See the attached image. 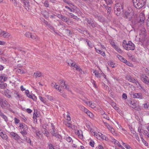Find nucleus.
Segmentation results:
<instances>
[{
	"instance_id": "nucleus-4",
	"label": "nucleus",
	"mask_w": 149,
	"mask_h": 149,
	"mask_svg": "<svg viewBox=\"0 0 149 149\" xmlns=\"http://www.w3.org/2000/svg\"><path fill=\"white\" fill-rule=\"evenodd\" d=\"M140 31L139 35L143 38L146 35V31L143 25H141L139 26Z\"/></svg>"
},
{
	"instance_id": "nucleus-21",
	"label": "nucleus",
	"mask_w": 149,
	"mask_h": 149,
	"mask_svg": "<svg viewBox=\"0 0 149 149\" xmlns=\"http://www.w3.org/2000/svg\"><path fill=\"white\" fill-rule=\"evenodd\" d=\"M42 75V73L41 72L39 71H37L34 73L33 76L37 78L41 77Z\"/></svg>"
},
{
	"instance_id": "nucleus-55",
	"label": "nucleus",
	"mask_w": 149,
	"mask_h": 149,
	"mask_svg": "<svg viewBox=\"0 0 149 149\" xmlns=\"http://www.w3.org/2000/svg\"><path fill=\"white\" fill-rule=\"evenodd\" d=\"M63 1L65 3L69 5L72 4V3L70 2L69 0H63Z\"/></svg>"
},
{
	"instance_id": "nucleus-40",
	"label": "nucleus",
	"mask_w": 149,
	"mask_h": 149,
	"mask_svg": "<svg viewBox=\"0 0 149 149\" xmlns=\"http://www.w3.org/2000/svg\"><path fill=\"white\" fill-rule=\"evenodd\" d=\"M111 132L114 136H117V134L115 132V130L113 127L110 130Z\"/></svg>"
},
{
	"instance_id": "nucleus-8",
	"label": "nucleus",
	"mask_w": 149,
	"mask_h": 149,
	"mask_svg": "<svg viewBox=\"0 0 149 149\" xmlns=\"http://www.w3.org/2000/svg\"><path fill=\"white\" fill-rule=\"evenodd\" d=\"M94 136L97 139H99V140H100L101 139L105 140H106V137L100 132H94Z\"/></svg>"
},
{
	"instance_id": "nucleus-51",
	"label": "nucleus",
	"mask_w": 149,
	"mask_h": 149,
	"mask_svg": "<svg viewBox=\"0 0 149 149\" xmlns=\"http://www.w3.org/2000/svg\"><path fill=\"white\" fill-rule=\"evenodd\" d=\"M87 114L91 118H92L93 117V115L92 113L89 111L88 112Z\"/></svg>"
},
{
	"instance_id": "nucleus-54",
	"label": "nucleus",
	"mask_w": 149,
	"mask_h": 149,
	"mask_svg": "<svg viewBox=\"0 0 149 149\" xmlns=\"http://www.w3.org/2000/svg\"><path fill=\"white\" fill-rule=\"evenodd\" d=\"M126 62H125L124 63H125V64H126V65H127L129 66H131L132 65V64L130 63L128 61H127V60H126Z\"/></svg>"
},
{
	"instance_id": "nucleus-20",
	"label": "nucleus",
	"mask_w": 149,
	"mask_h": 149,
	"mask_svg": "<svg viewBox=\"0 0 149 149\" xmlns=\"http://www.w3.org/2000/svg\"><path fill=\"white\" fill-rule=\"evenodd\" d=\"M23 3L24 7L27 10L29 9V5L28 0L24 2Z\"/></svg>"
},
{
	"instance_id": "nucleus-32",
	"label": "nucleus",
	"mask_w": 149,
	"mask_h": 149,
	"mask_svg": "<svg viewBox=\"0 0 149 149\" xmlns=\"http://www.w3.org/2000/svg\"><path fill=\"white\" fill-rule=\"evenodd\" d=\"M30 38L35 40V41H37L39 39V38L37 36L32 35L31 36H30Z\"/></svg>"
},
{
	"instance_id": "nucleus-10",
	"label": "nucleus",
	"mask_w": 149,
	"mask_h": 149,
	"mask_svg": "<svg viewBox=\"0 0 149 149\" xmlns=\"http://www.w3.org/2000/svg\"><path fill=\"white\" fill-rule=\"evenodd\" d=\"M5 78L4 77H0V88L4 89L7 86V84L6 83H3V81H5Z\"/></svg>"
},
{
	"instance_id": "nucleus-25",
	"label": "nucleus",
	"mask_w": 149,
	"mask_h": 149,
	"mask_svg": "<svg viewBox=\"0 0 149 149\" xmlns=\"http://www.w3.org/2000/svg\"><path fill=\"white\" fill-rule=\"evenodd\" d=\"M130 105L133 108H135L136 107V104L133 101H130Z\"/></svg>"
},
{
	"instance_id": "nucleus-60",
	"label": "nucleus",
	"mask_w": 149,
	"mask_h": 149,
	"mask_svg": "<svg viewBox=\"0 0 149 149\" xmlns=\"http://www.w3.org/2000/svg\"><path fill=\"white\" fill-rule=\"evenodd\" d=\"M67 120L68 121H70L71 120V118L70 117L69 114H68L67 115Z\"/></svg>"
},
{
	"instance_id": "nucleus-1",
	"label": "nucleus",
	"mask_w": 149,
	"mask_h": 149,
	"mask_svg": "<svg viewBox=\"0 0 149 149\" xmlns=\"http://www.w3.org/2000/svg\"><path fill=\"white\" fill-rule=\"evenodd\" d=\"M123 46L126 50H134L135 49L134 45L131 41L127 42L126 40H124L123 42Z\"/></svg>"
},
{
	"instance_id": "nucleus-23",
	"label": "nucleus",
	"mask_w": 149,
	"mask_h": 149,
	"mask_svg": "<svg viewBox=\"0 0 149 149\" xmlns=\"http://www.w3.org/2000/svg\"><path fill=\"white\" fill-rule=\"evenodd\" d=\"M61 19L63 21L66 23H68L69 22V19L63 15V17L61 18Z\"/></svg>"
},
{
	"instance_id": "nucleus-33",
	"label": "nucleus",
	"mask_w": 149,
	"mask_h": 149,
	"mask_svg": "<svg viewBox=\"0 0 149 149\" xmlns=\"http://www.w3.org/2000/svg\"><path fill=\"white\" fill-rule=\"evenodd\" d=\"M54 87L58 91H61V89L59 86L56 84V83H55Z\"/></svg>"
},
{
	"instance_id": "nucleus-27",
	"label": "nucleus",
	"mask_w": 149,
	"mask_h": 149,
	"mask_svg": "<svg viewBox=\"0 0 149 149\" xmlns=\"http://www.w3.org/2000/svg\"><path fill=\"white\" fill-rule=\"evenodd\" d=\"M93 73H94L95 76L97 77L100 78L102 74L99 73V72L97 71L94 70Z\"/></svg>"
},
{
	"instance_id": "nucleus-6",
	"label": "nucleus",
	"mask_w": 149,
	"mask_h": 149,
	"mask_svg": "<svg viewBox=\"0 0 149 149\" xmlns=\"http://www.w3.org/2000/svg\"><path fill=\"white\" fill-rule=\"evenodd\" d=\"M141 79L144 83L149 85V75L143 74L141 76Z\"/></svg>"
},
{
	"instance_id": "nucleus-52",
	"label": "nucleus",
	"mask_w": 149,
	"mask_h": 149,
	"mask_svg": "<svg viewBox=\"0 0 149 149\" xmlns=\"http://www.w3.org/2000/svg\"><path fill=\"white\" fill-rule=\"evenodd\" d=\"M15 123V124H17L19 122L20 120L17 119V118H15L14 119Z\"/></svg>"
},
{
	"instance_id": "nucleus-12",
	"label": "nucleus",
	"mask_w": 149,
	"mask_h": 149,
	"mask_svg": "<svg viewBox=\"0 0 149 149\" xmlns=\"http://www.w3.org/2000/svg\"><path fill=\"white\" fill-rule=\"evenodd\" d=\"M3 130L0 128V136L3 139L7 141L8 139V137L6 134L3 133Z\"/></svg>"
},
{
	"instance_id": "nucleus-39",
	"label": "nucleus",
	"mask_w": 149,
	"mask_h": 149,
	"mask_svg": "<svg viewBox=\"0 0 149 149\" xmlns=\"http://www.w3.org/2000/svg\"><path fill=\"white\" fill-rule=\"evenodd\" d=\"M109 42H110L111 45V46L113 48H114V47H115V46L117 45L115 44V43L114 42V41H113L112 40H110Z\"/></svg>"
},
{
	"instance_id": "nucleus-63",
	"label": "nucleus",
	"mask_w": 149,
	"mask_h": 149,
	"mask_svg": "<svg viewBox=\"0 0 149 149\" xmlns=\"http://www.w3.org/2000/svg\"><path fill=\"white\" fill-rule=\"evenodd\" d=\"M143 105L145 109H147L148 107V105L146 103L143 104Z\"/></svg>"
},
{
	"instance_id": "nucleus-3",
	"label": "nucleus",
	"mask_w": 149,
	"mask_h": 149,
	"mask_svg": "<svg viewBox=\"0 0 149 149\" xmlns=\"http://www.w3.org/2000/svg\"><path fill=\"white\" fill-rule=\"evenodd\" d=\"M0 105L3 109H6L12 111L11 109L10 108V104L5 100L0 99Z\"/></svg>"
},
{
	"instance_id": "nucleus-58",
	"label": "nucleus",
	"mask_w": 149,
	"mask_h": 149,
	"mask_svg": "<svg viewBox=\"0 0 149 149\" xmlns=\"http://www.w3.org/2000/svg\"><path fill=\"white\" fill-rule=\"evenodd\" d=\"M24 139H25L28 143H29L31 144V141L29 138H28L27 139V137H25L24 138Z\"/></svg>"
},
{
	"instance_id": "nucleus-15",
	"label": "nucleus",
	"mask_w": 149,
	"mask_h": 149,
	"mask_svg": "<svg viewBox=\"0 0 149 149\" xmlns=\"http://www.w3.org/2000/svg\"><path fill=\"white\" fill-rule=\"evenodd\" d=\"M140 18V22L139 23L143 25L144 22V21L145 19V17L143 13H141L139 16Z\"/></svg>"
},
{
	"instance_id": "nucleus-19",
	"label": "nucleus",
	"mask_w": 149,
	"mask_h": 149,
	"mask_svg": "<svg viewBox=\"0 0 149 149\" xmlns=\"http://www.w3.org/2000/svg\"><path fill=\"white\" fill-rule=\"evenodd\" d=\"M15 71L17 74H21L25 73L24 71L22 69H20L19 68H17L15 69Z\"/></svg>"
},
{
	"instance_id": "nucleus-36",
	"label": "nucleus",
	"mask_w": 149,
	"mask_h": 149,
	"mask_svg": "<svg viewBox=\"0 0 149 149\" xmlns=\"http://www.w3.org/2000/svg\"><path fill=\"white\" fill-rule=\"evenodd\" d=\"M20 132L24 138L26 137V135L27 134V131H21Z\"/></svg>"
},
{
	"instance_id": "nucleus-11",
	"label": "nucleus",
	"mask_w": 149,
	"mask_h": 149,
	"mask_svg": "<svg viewBox=\"0 0 149 149\" xmlns=\"http://www.w3.org/2000/svg\"><path fill=\"white\" fill-rule=\"evenodd\" d=\"M85 20V21L88 24L91 25L93 28L95 27L97 25L91 19L86 18Z\"/></svg>"
},
{
	"instance_id": "nucleus-30",
	"label": "nucleus",
	"mask_w": 149,
	"mask_h": 149,
	"mask_svg": "<svg viewBox=\"0 0 149 149\" xmlns=\"http://www.w3.org/2000/svg\"><path fill=\"white\" fill-rule=\"evenodd\" d=\"M73 66L74 67V69L75 68L76 70L78 71H80L81 70V69L77 65L75 64L74 63Z\"/></svg>"
},
{
	"instance_id": "nucleus-2",
	"label": "nucleus",
	"mask_w": 149,
	"mask_h": 149,
	"mask_svg": "<svg viewBox=\"0 0 149 149\" xmlns=\"http://www.w3.org/2000/svg\"><path fill=\"white\" fill-rule=\"evenodd\" d=\"M146 0H133L134 6L137 9H140L145 5Z\"/></svg>"
},
{
	"instance_id": "nucleus-59",
	"label": "nucleus",
	"mask_w": 149,
	"mask_h": 149,
	"mask_svg": "<svg viewBox=\"0 0 149 149\" xmlns=\"http://www.w3.org/2000/svg\"><path fill=\"white\" fill-rule=\"evenodd\" d=\"M56 16L57 17L59 18L60 19H61L62 17H63V15H61L58 14H56Z\"/></svg>"
},
{
	"instance_id": "nucleus-17",
	"label": "nucleus",
	"mask_w": 149,
	"mask_h": 149,
	"mask_svg": "<svg viewBox=\"0 0 149 149\" xmlns=\"http://www.w3.org/2000/svg\"><path fill=\"white\" fill-rule=\"evenodd\" d=\"M75 133L80 139H82L83 138V133L81 130H77L75 131Z\"/></svg>"
},
{
	"instance_id": "nucleus-49",
	"label": "nucleus",
	"mask_w": 149,
	"mask_h": 149,
	"mask_svg": "<svg viewBox=\"0 0 149 149\" xmlns=\"http://www.w3.org/2000/svg\"><path fill=\"white\" fill-rule=\"evenodd\" d=\"M25 36L27 38H30V36H31V33L29 32L26 33L25 34Z\"/></svg>"
},
{
	"instance_id": "nucleus-48",
	"label": "nucleus",
	"mask_w": 149,
	"mask_h": 149,
	"mask_svg": "<svg viewBox=\"0 0 149 149\" xmlns=\"http://www.w3.org/2000/svg\"><path fill=\"white\" fill-rule=\"evenodd\" d=\"M39 98L41 101L44 103L46 102L45 98L41 96H39Z\"/></svg>"
},
{
	"instance_id": "nucleus-28",
	"label": "nucleus",
	"mask_w": 149,
	"mask_h": 149,
	"mask_svg": "<svg viewBox=\"0 0 149 149\" xmlns=\"http://www.w3.org/2000/svg\"><path fill=\"white\" fill-rule=\"evenodd\" d=\"M140 137L141 139L142 142L144 145L146 146H148V143L143 138L142 135L140 134Z\"/></svg>"
},
{
	"instance_id": "nucleus-38",
	"label": "nucleus",
	"mask_w": 149,
	"mask_h": 149,
	"mask_svg": "<svg viewBox=\"0 0 149 149\" xmlns=\"http://www.w3.org/2000/svg\"><path fill=\"white\" fill-rule=\"evenodd\" d=\"M112 106L114 108V109L116 110H118V107H117L116 106V104L114 103V102L112 103L111 104Z\"/></svg>"
},
{
	"instance_id": "nucleus-44",
	"label": "nucleus",
	"mask_w": 149,
	"mask_h": 149,
	"mask_svg": "<svg viewBox=\"0 0 149 149\" xmlns=\"http://www.w3.org/2000/svg\"><path fill=\"white\" fill-rule=\"evenodd\" d=\"M48 147L49 149H54L52 144L49 143H48Z\"/></svg>"
},
{
	"instance_id": "nucleus-43",
	"label": "nucleus",
	"mask_w": 149,
	"mask_h": 149,
	"mask_svg": "<svg viewBox=\"0 0 149 149\" xmlns=\"http://www.w3.org/2000/svg\"><path fill=\"white\" fill-rule=\"evenodd\" d=\"M53 136H55L56 138L58 139H60L61 138V136L59 134L56 133Z\"/></svg>"
},
{
	"instance_id": "nucleus-50",
	"label": "nucleus",
	"mask_w": 149,
	"mask_h": 149,
	"mask_svg": "<svg viewBox=\"0 0 149 149\" xmlns=\"http://www.w3.org/2000/svg\"><path fill=\"white\" fill-rule=\"evenodd\" d=\"M81 109L84 111L86 113L89 111L87 109L85 108L84 107L82 106L81 107Z\"/></svg>"
},
{
	"instance_id": "nucleus-31",
	"label": "nucleus",
	"mask_w": 149,
	"mask_h": 149,
	"mask_svg": "<svg viewBox=\"0 0 149 149\" xmlns=\"http://www.w3.org/2000/svg\"><path fill=\"white\" fill-rule=\"evenodd\" d=\"M89 105L92 108H94L96 107V104L94 102H89Z\"/></svg>"
},
{
	"instance_id": "nucleus-61",
	"label": "nucleus",
	"mask_w": 149,
	"mask_h": 149,
	"mask_svg": "<svg viewBox=\"0 0 149 149\" xmlns=\"http://www.w3.org/2000/svg\"><path fill=\"white\" fill-rule=\"evenodd\" d=\"M94 141H91L89 142L90 145L92 147H94Z\"/></svg>"
},
{
	"instance_id": "nucleus-13",
	"label": "nucleus",
	"mask_w": 149,
	"mask_h": 149,
	"mask_svg": "<svg viewBox=\"0 0 149 149\" xmlns=\"http://www.w3.org/2000/svg\"><path fill=\"white\" fill-rule=\"evenodd\" d=\"M10 135L15 140H18L20 139L19 136L17 134L13 132H11Z\"/></svg>"
},
{
	"instance_id": "nucleus-64",
	"label": "nucleus",
	"mask_w": 149,
	"mask_h": 149,
	"mask_svg": "<svg viewBox=\"0 0 149 149\" xmlns=\"http://www.w3.org/2000/svg\"><path fill=\"white\" fill-rule=\"evenodd\" d=\"M122 97L125 99H126L127 98V95L125 93H123L122 95Z\"/></svg>"
},
{
	"instance_id": "nucleus-34",
	"label": "nucleus",
	"mask_w": 149,
	"mask_h": 149,
	"mask_svg": "<svg viewBox=\"0 0 149 149\" xmlns=\"http://www.w3.org/2000/svg\"><path fill=\"white\" fill-rule=\"evenodd\" d=\"M113 48L118 52L119 53H121L122 52V51L121 50L117 45L115 46V47H114Z\"/></svg>"
},
{
	"instance_id": "nucleus-5",
	"label": "nucleus",
	"mask_w": 149,
	"mask_h": 149,
	"mask_svg": "<svg viewBox=\"0 0 149 149\" xmlns=\"http://www.w3.org/2000/svg\"><path fill=\"white\" fill-rule=\"evenodd\" d=\"M127 79L130 82L133 83H135L137 85L138 87H139L141 88V85L137 81V80H135L134 79L132 78L130 75H127L126 76Z\"/></svg>"
},
{
	"instance_id": "nucleus-57",
	"label": "nucleus",
	"mask_w": 149,
	"mask_h": 149,
	"mask_svg": "<svg viewBox=\"0 0 149 149\" xmlns=\"http://www.w3.org/2000/svg\"><path fill=\"white\" fill-rule=\"evenodd\" d=\"M108 64L109 66L111 67L112 68H113L114 67V64H113V63L112 62H110L108 63Z\"/></svg>"
},
{
	"instance_id": "nucleus-22",
	"label": "nucleus",
	"mask_w": 149,
	"mask_h": 149,
	"mask_svg": "<svg viewBox=\"0 0 149 149\" xmlns=\"http://www.w3.org/2000/svg\"><path fill=\"white\" fill-rule=\"evenodd\" d=\"M125 17L128 20H130L132 18V16L130 15V14L127 12H126L125 13Z\"/></svg>"
},
{
	"instance_id": "nucleus-45",
	"label": "nucleus",
	"mask_w": 149,
	"mask_h": 149,
	"mask_svg": "<svg viewBox=\"0 0 149 149\" xmlns=\"http://www.w3.org/2000/svg\"><path fill=\"white\" fill-rule=\"evenodd\" d=\"M86 42H87V45H88V46L90 47V48H92V44L91 43H89V41H88V40L87 39H86Z\"/></svg>"
},
{
	"instance_id": "nucleus-56",
	"label": "nucleus",
	"mask_w": 149,
	"mask_h": 149,
	"mask_svg": "<svg viewBox=\"0 0 149 149\" xmlns=\"http://www.w3.org/2000/svg\"><path fill=\"white\" fill-rule=\"evenodd\" d=\"M66 139L67 141L69 142H70L72 140L71 138L69 136L66 137Z\"/></svg>"
},
{
	"instance_id": "nucleus-46",
	"label": "nucleus",
	"mask_w": 149,
	"mask_h": 149,
	"mask_svg": "<svg viewBox=\"0 0 149 149\" xmlns=\"http://www.w3.org/2000/svg\"><path fill=\"white\" fill-rule=\"evenodd\" d=\"M105 7L106 9L107 10L108 12H110L111 10V7L109 6H104Z\"/></svg>"
},
{
	"instance_id": "nucleus-29",
	"label": "nucleus",
	"mask_w": 149,
	"mask_h": 149,
	"mask_svg": "<svg viewBox=\"0 0 149 149\" xmlns=\"http://www.w3.org/2000/svg\"><path fill=\"white\" fill-rule=\"evenodd\" d=\"M69 14L71 17L73 18L74 19H75L77 21L79 20V18H78L77 16L74 15L73 14L70 13H69Z\"/></svg>"
},
{
	"instance_id": "nucleus-62",
	"label": "nucleus",
	"mask_w": 149,
	"mask_h": 149,
	"mask_svg": "<svg viewBox=\"0 0 149 149\" xmlns=\"http://www.w3.org/2000/svg\"><path fill=\"white\" fill-rule=\"evenodd\" d=\"M46 97H47V99L50 100H53V99L52 97L50 95H47Z\"/></svg>"
},
{
	"instance_id": "nucleus-24",
	"label": "nucleus",
	"mask_w": 149,
	"mask_h": 149,
	"mask_svg": "<svg viewBox=\"0 0 149 149\" xmlns=\"http://www.w3.org/2000/svg\"><path fill=\"white\" fill-rule=\"evenodd\" d=\"M111 141L115 145H118V144L119 143L118 141L116 140L112 137H111Z\"/></svg>"
},
{
	"instance_id": "nucleus-9",
	"label": "nucleus",
	"mask_w": 149,
	"mask_h": 149,
	"mask_svg": "<svg viewBox=\"0 0 149 149\" xmlns=\"http://www.w3.org/2000/svg\"><path fill=\"white\" fill-rule=\"evenodd\" d=\"M10 36V34L5 31L0 30V36L5 38H8Z\"/></svg>"
},
{
	"instance_id": "nucleus-35",
	"label": "nucleus",
	"mask_w": 149,
	"mask_h": 149,
	"mask_svg": "<svg viewBox=\"0 0 149 149\" xmlns=\"http://www.w3.org/2000/svg\"><path fill=\"white\" fill-rule=\"evenodd\" d=\"M64 124L69 128L73 129L72 127V124L68 123V122H65L64 123Z\"/></svg>"
},
{
	"instance_id": "nucleus-41",
	"label": "nucleus",
	"mask_w": 149,
	"mask_h": 149,
	"mask_svg": "<svg viewBox=\"0 0 149 149\" xmlns=\"http://www.w3.org/2000/svg\"><path fill=\"white\" fill-rule=\"evenodd\" d=\"M97 53L98 54H101L103 56H105V53L104 52H103L100 50H97Z\"/></svg>"
},
{
	"instance_id": "nucleus-53",
	"label": "nucleus",
	"mask_w": 149,
	"mask_h": 149,
	"mask_svg": "<svg viewBox=\"0 0 149 149\" xmlns=\"http://www.w3.org/2000/svg\"><path fill=\"white\" fill-rule=\"evenodd\" d=\"M142 132L145 135H146L149 133L147 131L145 130H142Z\"/></svg>"
},
{
	"instance_id": "nucleus-16",
	"label": "nucleus",
	"mask_w": 149,
	"mask_h": 149,
	"mask_svg": "<svg viewBox=\"0 0 149 149\" xmlns=\"http://www.w3.org/2000/svg\"><path fill=\"white\" fill-rule=\"evenodd\" d=\"M19 127L20 128L23 129L21 131H27L28 130L27 126L24 123H20Z\"/></svg>"
},
{
	"instance_id": "nucleus-14",
	"label": "nucleus",
	"mask_w": 149,
	"mask_h": 149,
	"mask_svg": "<svg viewBox=\"0 0 149 149\" xmlns=\"http://www.w3.org/2000/svg\"><path fill=\"white\" fill-rule=\"evenodd\" d=\"M132 95H133V97L134 98H136L140 99H142L143 95L141 93H133Z\"/></svg>"
},
{
	"instance_id": "nucleus-26",
	"label": "nucleus",
	"mask_w": 149,
	"mask_h": 149,
	"mask_svg": "<svg viewBox=\"0 0 149 149\" xmlns=\"http://www.w3.org/2000/svg\"><path fill=\"white\" fill-rule=\"evenodd\" d=\"M0 116L2 117L7 122L8 121L7 117L5 116L4 114L1 111L0 112Z\"/></svg>"
},
{
	"instance_id": "nucleus-7",
	"label": "nucleus",
	"mask_w": 149,
	"mask_h": 149,
	"mask_svg": "<svg viewBox=\"0 0 149 149\" xmlns=\"http://www.w3.org/2000/svg\"><path fill=\"white\" fill-rule=\"evenodd\" d=\"M122 5L120 3H117L115 4V12L116 14H119L122 10Z\"/></svg>"
},
{
	"instance_id": "nucleus-18",
	"label": "nucleus",
	"mask_w": 149,
	"mask_h": 149,
	"mask_svg": "<svg viewBox=\"0 0 149 149\" xmlns=\"http://www.w3.org/2000/svg\"><path fill=\"white\" fill-rule=\"evenodd\" d=\"M41 2L44 6L46 7H49V4L48 0H42Z\"/></svg>"
},
{
	"instance_id": "nucleus-47",
	"label": "nucleus",
	"mask_w": 149,
	"mask_h": 149,
	"mask_svg": "<svg viewBox=\"0 0 149 149\" xmlns=\"http://www.w3.org/2000/svg\"><path fill=\"white\" fill-rule=\"evenodd\" d=\"M105 1L108 5H110L112 3L111 0H105Z\"/></svg>"
},
{
	"instance_id": "nucleus-37",
	"label": "nucleus",
	"mask_w": 149,
	"mask_h": 149,
	"mask_svg": "<svg viewBox=\"0 0 149 149\" xmlns=\"http://www.w3.org/2000/svg\"><path fill=\"white\" fill-rule=\"evenodd\" d=\"M50 133L52 136L54 135L55 134L57 133L55 128H53L52 131L50 132Z\"/></svg>"
},
{
	"instance_id": "nucleus-42",
	"label": "nucleus",
	"mask_w": 149,
	"mask_h": 149,
	"mask_svg": "<svg viewBox=\"0 0 149 149\" xmlns=\"http://www.w3.org/2000/svg\"><path fill=\"white\" fill-rule=\"evenodd\" d=\"M143 130L142 129L141 127L139 126L138 128V131L139 133V135L140 136V134L142 135V130Z\"/></svg>"
}]
</instances>
